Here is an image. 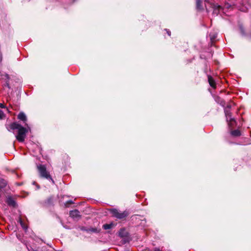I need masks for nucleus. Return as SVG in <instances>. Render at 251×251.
I'll use <instances>...</instances> for the list:
<instances>
[{
  "label": "nucleus",
  "instance_id": "3",
  "mask_svg": "<svg viewBox=\"0 0 251 251\" xmlns=\"http://www.w3.org/2000/svg\"><path fill=\"white\" fill-rule=\"evenodd\" d=\"M110 211L114 217L119 219H123L128 215V213L126 211L121 212L116 209H111Z\"/></svg>",
  "mask_w": 251,
  "mask_h": 251
},
{
  "label": "nucleus",
  "instance_id": "16",
  "mask_svg": "<svg viewBox=\"0 0 251 251\" xmlns=\"http://www.w3.org/2000/svg\"><path fill=\"white\" fill-rule=\"evenodd\" d=\"M5 117V114L1 110H0V120L4 119Z\"/></svg>",
  "mask_w": 251,
  "mask_h": 251
},
{
  "label": "nucleus",
  "instance_id": "10",
  "mask_svg": "<svg viewBox=\"0 0 251 251\" xmlns=\"http://www.w3.org/2000/svg\"><path fill=\"white\" fill-rule=\"evenodd\" d=\"M231 134L233 136L237 137L241 135V133L239 130L237 129L232 131L231 132Z\"/></svg>",
  "mask_w": 251,
  "mask_h": 251
},
{
  "label": "nucleus",
  "instance_id": "1",
  "mask_svg": "<svg viewBox=\"0 0 251 251\" xmlns=\"http://www.w3.org/2000/svg\"><path fill=\"white\" fill-rule=\"evenodd\" d=\"M10 127L11 129L18 130V134L16 136V139L19 142H24L25 137L26 133L27 132L26 128L17 123L11 124Z\"/></svg>",
  "mask_w": 251,
  "mask_h": 251
},
{
  "label": "nucleus",
  "instance_id": "20",
  "mask_svg": "<svg viewBox=\"0 0 251 251\" xmlns=\"http://www.w3.org/2000/svg\"><path fill=\"white\" fill-rule=\"evenodd\" d=\"M240 29L241 32L242 33V34H244V31L243 30V27L242 26H240Z\"/></svg>",
  "mask_w": 251,
  "mask_h": 251
},
{
  "label": "nucleus",
  "instance_id": "28",
  "mask_svg": "<svg viewBox=\"0 0 251 251\" xmlns=\"http://www.w3.org/2000/svg\"><path fill=\"white\" fill-rule=\"evenodd\" d=\"M75 1V0H73V1Z\"/></svg>",
  "mask_w": 251,
  "mask_h": 251
},
{
  "label": "nucleus",
  "instance_id": "17",
  "mask_svg": "<svg viewBox=\"0 0 251 251\" xmlns=\"http://www.w3.org/2000/svg\"><path fill=\"white\" fill-rule=\"evenodd\" d=\"M19 222H20L22 227H23V228L25 230H26L27 229V227L24 225V224L22 222L21 219H19Z\"/></svg>",
  "mask_w": 251,
  "mask_h": 251
},
{
  "label": "nucleus",
  "instance_id": "9",
  "mask_svg": "<svg viewBox=\"0 0 251 251\" xmlns=\"http://www.w3.org/2000/svg\"><path fill=\"white\" fill-rule=\"evenodd\" d=\"M7 185V181L5 179L0 177V189H2L5 188Z\"/></svg>",
  "mask_w": 251,
  "mask_h": 251
},
{
  "label": "nucleus",
  "instance_id": "29",
  "mask_svg": "<svg viewBox=\"0 0 251 251\" xmlns=\"http://www.w3.org/2000/svg\"><path fill=\"white\" fill-rule=\"evenodd\" d=\"M205 1H206V0H204Z\"/></svg>",
  "mask_w": 251,
  "mask_h": 251
},
{
  "label": "nucleus",
  "instance_id": "6",
  "mask_svg": "<svg viewBox=\"0 0 251 251\" xmlns=\"http://www.w3.org/2000/svg\"><path fill=\"white\" fill-rule=\"evenodd\" d=\"M208 80L209 83V85L213 88H216V83L214 79L213 78L212 76L210 75H208Z\"/></svg>",
  "mask_w": 251,
  "mask_h": 251
},
{
  "label": "nucleus",
  "instance_id": "12",
  "mask_svg": "<svg viewBox=\"0 0 251 251\" xmlns=\"http://www.w3.org/2000/svg\"><path fill=\"white\" fill-rule=\"evenodd\" d=\"M227 122L228 126L230 128H232L234 127L236 125V122L235 120V123L232 120H229L228 121H226Z\"/></svg>",
  "mask_w": 251,
  "mask_h": 251
},
{
  "label": "nucleus",
  "instance_id": "5",
  "mask_svg": "<svg viewBox=\"0 0 251 251\" xmlns=\"http://www.w3.org/2000/svg\"><path fill=\"white\" fill-rule=\"evenodd\" d=\"M70 216L73 218H77L80 217V212L77 210H74L70 211Z\"/></svg>",
  "mask_w": 251,
  "mask_h": 251
},
{
  "label": "nucleus",
  "instance_id": "25",
  "mask_svg": "<svg viewBox=\"0 0 251 251\" xmlns=\"http://www.w3.org/2000/svg\"><path fill=\"white\" fill-rule=\"evenodd\" d=\"M92 231H95V229H93L92 230Z\"/></svg>",
  "mask_w": 251,
  "mask_h": 251
},
{
  "label": "nucleus",
  "instance_id": "11",
  "mask_svg": "<svg viewBox=\"0 0 251 251\" xmlns=\"http://www.w3.org/2000/svg\"><path fill=\"white\" fill-rule=\"evenodd\" d=\"M119 235L121 237H124L126 236V232L125 229H121L119 232Z\"/></svg>",
  "mask_w": 251,
  "mask_h": 251
},
{
  "label": "nucleus",
  "instance_id": "22",
  "mask_svg": "<svg viewBox=\"0 0 251 251\" xmlns=\"http://www.w3.org/2000/svg\"><path fill=\"white\" fill-rule=\"evenodd\" d=\"M226 108H228V109L230 110V108H231V105H228L226 106Z\"/></svg>",
  "mask_w": 251,
  "mask_h": 251
},
{
  "label": "nucleus",
  "instance_id": "24",
  "mask_svg": "<svg viewBox=\"0 0 251 251\" xmlns=\"http://www.w3.org/2000/svg\"><path fill=\"white\" fill-rule=\"evenodd\" d=\"M154 251H161L159 249H155V250Z\"/></svg>",
  "mask_w": 251,
  "mask_h": 251
},
{
  "label": "nucleus",
  "instance_id": "18",
  "mask_svg": "<svg viewBox=\"0 0 251 251\" xmlns=\"http://www.w3.org/2000/svg\"><path fill=\"white\" fill-rule=\"evenodd\" d=\"M209 36H210V39L211 40H214L217 37V36L216 35L214 34L213 35H211V33L209 34Z\"/></svg>",
  "mask_w": 251,
  "mask_h": 251
},
{
  "label": "nucleus",
  "instance_id": "2",
  "mask_svg": "<svg viewBox=\"0 0 251 251\" xmlns=\"http://www.w3.org/2000/svg\"><path fill=\"white\" fill-rule=\"evenodd\" d=\"M37 169L40 177L46 179L54 183V181L52 178L50 173L47 170V168L44 165H39L37 166Z\"/></svg>",
  "mask_w": 251,
  "mask_h": 251
},
{
  "label": "nucleus",
  "instance_id": "26",
  "mask_svg": "<svg viewBox=\"0 0 251 251\" xmlns=\"http://www.w3.org/2000/svg\"><path fill=\"white\" fill-rule=\"evenodd\" d=\"M33 184H35V182H33Z\"/></svg>",
  "mask_w": 251,
  "mask_h": 251
},
{
  "label": "nucleus",
  "instance_id": "27",
  "mask_svg": "<svg viewBox=\"0 0 251 251\" xmlns=\"http://www.w3.org/2000/svg\"><path fill=\"white\" fill-rule=\"evenodd\" d=\"M25 125L27 126V125L26 123H25Z\"/></svg>",
  "mask_w": 251,
  "mask_h": 251
},
{
  "label": "nucleus",
  "instance_id": "21",
  "mask_svg": "<svg viewBox=\"0 0 251 251\" xmlns=\"http://www.w3.org/2000/svg\"><path fill=\"white\" fill-rule=\"evenodd\" d=\"M0 107L1 108H5V106L3 104L0 103Z\"/></svg>",
  "mask_w": 251,
  "mask_h": 251
},
{
  "label": "nucleus",
  "instance_id": "15",
  "mask_svg": "<svg viewBox=\"0 0 251 251\" xmlns=\"http://www.w3.org/2000/svg\"><path fill=\"white\" fill-rule=\"evenodd\" d=\"M5 77L6 78V81L5 82V86L7 87L8 88H10V85H9V82H8V80H9V78H10L9 75L8 74H5Z\"/></svg>",
  "mask_w": 251,
  "mask_h": 251
},
{
  "label": "nucleus",
  "instance_id": "13",
  "mask_svg": "<svg viewBox=\"0 0 251 251\" xmlns=\"http://www.w3.org/2000/svg\"><path fill=\"white\" fill-rule=\"evenodd\" d=\"M7 203L9 205L15 206L16 204L15 201L12 198H8Z\"/></svg>",
  "mask_w": 251,
  "mask_h": 251
},
{
  "label": "nucleus",
  "instance_id": "7",
  "mask_svg": "<svg viewBox=\"0 0 251 251\" xmlns=\"http://www.w3.org/2000/svg\"><path fill=\"white\" fill-rule=\"evenodd\" d=\"M196 8L199 11H201L203 9L202 2L201 0H196Z\"/></svg>",
  "mask_w": 251,
  "mask_h": 251
},
{
  "label": "nucleus",
  "instance_id": "8",
  "mask_svg": "<svg viewBox=\"0 0 251 251\" xmlns=\"http://www.w3.org/2000/svg\"><path fill=\"white\" fill-rule=\"evenodd\" d=\"M18 119L24 121L25 123L26 121V116L24 112H20L18 115Z\"/></svg>",
  "mask_w": 251,
  "mask_h": 251
},
{
  "label": "nucleus",
  "instance_id": "14",
  "mask_svg": "<svg viewBox=\"0 0 251 251\" xmlns=\"http://www.w3.org/2000/svg\"><path fill=\"white\" fill-rule=\"evenodd\" d=\"M113 226V224H104L103 225V228L106 230V229H110L112 228Z\"/></svg>",
  "mask_w": 251,
  "mask_h": 251
},
{
  "label": "nucleus",
  "instance_id": "23",
  "mask_svg": "<svg viewBox=\"0 0 251 251\" xmlns=\"http://www.w3.org/2000/svg\"><path fill=\"white\" fill-rule=\"evenodd\" d=\"M167 34H168V35L170 36L171 35V31L169 30H167Z\"/></svg>",
  "mask_w": 251,
  "mask_h": 251
},
{
  "label": "nucleus",
  "instance_id": "19",
  "mask_svg": "<svg viewBox=\"0 0 251 251\" xmlns=\"http://www.w3.org/2000/svg\"><path fill=\"white\" fill-rule=\"evenodd\" d=\"M27 249L28 250V251H38L37 250H34L33 249H32V248L30 247V248H28L27 247Z\"/></svg>",
  "mask_w": 251,
  "mask_h": 251
},
{
  "label": "nucleus",
  "instance_id": "4",
  "mask_svg": "<svg viewBox=\"0 0 251 251\" xmlns=\"http://www.w3.org/2000/svg\"><path fill=\"white\" fill-rule=\"evenodd\" d=\"M224 111L226 119V121H228V120H232L235 123V119L232 117L230 110H229L228 108H225Z\"/></svg>",
  "mask_w": 251,
  "mask_h": 251
}]
</instances>
